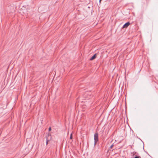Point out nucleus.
I'll return each instance as SVG.
<instances>
[{
  "mask_svg": "<svg viewBox=\"0 0 158 158\" xmlns=\"http://www.w3.org/2000/svg\"><path fill=\"white\" fill-rule=\"evenodd\" d=\"M46 140V145H47L48 144V142L50 141H49L48 140Z\"/></svg>",
  "mask_w": 158,
  "mask_h": 158,
  "instance_id": "6e6552de",
  "label": "nucleus"
},
{
  "mask_svg": "<svg viewBox=\"0 0 158 158\" xmlns=\"http://www.w3.org/2000/svg\"><path fill=\"white\" fill-rule=\"evenodd\" d=\"M69 139H73V134L72 133L70 134Z\"/></svg>",
  "mask_w": 158,
  "mask_h": 158,
  "instance_id": "39448f33",
  "label": "nucleus"
},
{
  "mask_svg": "<svg viewBox=\"0 0 158 158\" xmlns=\"http://www.w3.org/2000/svg\"><path fill=\"white\" fill-rule=\"evenodd\" d=\"M134 158H141V157L139 156H136Z\"/></svg>",
  "mask_w": 158,
  "mask_h": 158,
  "instance_id": "423d86ee",
  "label": "nucleus"
},
{
  "mask_svg": "<svg viewBox=\"0 0 158 158\" xmlns=\"http://www.w3.org/2000/svg\"><path fill=\"white\" fill-rule=\"evenodd\" d=\"M51 127H49L48 128V131H51Z\"/></svg>",
  "mask_w": 158,
  "mask_h": 158,
  "instance_id": "1a4fd4ad",
  "label": "nucleus"
},
{
  "mask_svg": "<svg viewBox=\"0 0 158 158\" xmlns=\"http://www.w3.org/2000/svg\"><path fill=\"white\" fill-rule=\"evenodd\" d=\"M26 10H25V9H24V10H23V11H25V12H26Z\"/></svg>",
  "mask_w": 158,
  "mask_h": 158,
  "instance_id": "9b49d317",
  "label": "nucleus"
},
{
  "mask_svg": "<svg viewBox=\"0 0 158 158\" xmlns=\"http://www.w3.org/2000/svg\"><path fill=\"white\" fill-rule=\"evenodd\" d=\"M102 0H99V2H100Z\"/></svg>",
  "mask_w": 158,
  "mask_h": 158,
  "instance_id": "f8f14e48",
  "label": "nucleus"
},
{
  "mask_svg": "<svg viewBox=\"0 0 158 158\" xmlns=\"http://www.w3.org/2000/svg\"><path fill=\"white\" fill-rule=\"evenodd\" d=\"M46 139L50 141L52 139V136L50 133H48L46 136Z\"/></svg>",
  "mask_w": 158,
  "mask_h": 158,
  "instance_id": "f03ea898",
  "label": "nucleus"
},
{
  "mask_svg": "<svg viewBox=\"0 0 158 158\" xmlns=\"http://www.w3.org/2000/svg\"><path fill=\"white\" fill-rule=\"evenodd\" d=\"M96 57V54H95L93 55L90 59V60H92L94 59Z\"/></svg>",
  "mask_w": 158,
  "mask_h": 158,
  "instance_id": "20e7f679",
  "label": "nucleus"
},
{
  "mask_svg": "<svg viewBox=\"0 0 158 158\" xmlns=\"http://www.w3.org/2000/svg\"><path fill=\"white\" fill-rule=\"evenodd\" d=\"M94 145H96L98 141V134L97 132L94 135Z\"/></svg>",
  "mask_w": 158,
  "mask_h": 158,
  "instance_id": "f257e3e1",
  "label": "nucleus"
},
{
  "mask_svg": "<svg viewBox=\"0 0 158 158\" xmlns=\"http://www.w3.org/2000/svg\"><path fill=\"white\" fill-rule=\"evenodd\" d=\"M130 24V23L129 22L125 23L123 26V28H127Z\"/></svg>",
  "mask_w": 158,
  "mask_h": 158,
  "instance_id": "7ed1b4c3",
  "label": "nucleus"
},
{
  "mask_svg": "<svg viewBox=\"0 0 158 158\" xmlns=\"http://www.w3.org/2000/svg\"><path fill=\"white\" fill-rule=\"evenodd\" d=\"M23 13H24V14H25L26 15L27 14V13H25L24 11H23Z\"/></svg>",
  "mask_w": 158,
  "mask_h": 158,
  "instance_id": "9d476101",
  "label": "nucleus"
},
{
  "mask_svg": "<svg viewBox=\"0 0 158 158\" xmlns=\"http://www.w3.org/2000/svg\"><path fill=\"white\" fill-rule=\"evenodd\" d=\"M114 146V144H113H113H112V145H111V146H110V149H111Z\"/></svg>",
  "mask_w": 158,
  "mask_h": 158,
  "instance_id": "0eeeda50",
  "label": "nucleus"
},
{
  "mask_svg": "<svg viewBox=\"0 0 158 158\" xmlns=\"http://www.w3.org/2000/svg\"><path fill=\"white\" fill-rule=\"evenodd\" d=\"M135 154H136V152H135Z\"/></svg>",
  "mask_w": 158,
  "mask_h": 158,
  "instance_id": "ddd939ff",
  "label": "nucleus"
}]
</instances>
